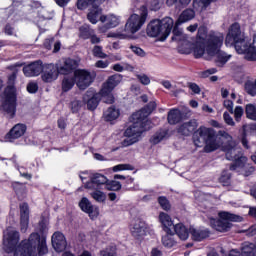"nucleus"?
Instances as JSON below:
<instances>
[{"mask_svg": "<svg viewBox=\"0 0 256 256\" xmlns=\"http://www.w3.org/2000/svg\"><path fill=\"white\" fill-rule=\"evenodd\" d=\"M112 171H114V173L119 171H133V167L129 164H118L112 168Z\"/></svg>", "mask_w": 256, "mask_h": 256, "instance_id": "09e8293b", "label": "nucleus"}, {"mask_svg": "<svg viewBox=\"0 0 256 256\" xmlns=\"http://www.w3.org/2000/svg\"><path fill=\"white\" fill-rule=\"evenodd\" d=\"M192 19H195L194 9H186L180 14L178 20L175 23V27L173 29V35H174V37H172L173 41H177V37H179V35H181L182 33L179 29H177V27H179V25H182V23H188V21H192Z\"/></svg>", "mask_w": 256, "mask_h": 256, "instance_id": "a211bd4d", "label": "nucleus"}, {"mask_svg": "<svg viewBox=\"0 0 256 256\" xmlns=\"http://www.w3.org/2000/svg\"><path fill=\"white\" fill-rule=\"evenodd\" d=\"M137 77L140 83H142V85H149L151 83V79L149 78V76L145 74L138 75Z\"/></svg>", "mask_w": 256, "mask_h": 256, "instance_id": "052dcab7", "label": "nucleus"}, {"mask_svg": "<svg viewBox=\"0 0 256 256\" xmlns=\"http://www.w3.org/2000/svg\"><path fill=\"white\" fill-rule=\"evenodd\" d=\"M223 119L227 125H230L231 127H235V121H233V117L229 115V112H224Z\"/></svg>", "mask_w": 256, "mask_h": 256, "instance_id": "6e6d98bb", "label": "nucleus"}, {"mask_svg": "<svg viewBox=\"0 0 256 256\" xmlns=\"http://www.w3.org/2000/svg\"><path fill=\"white\" fill-rule=\"evenodd\" d=\"M167 130H160L156 132L150 139V143L152 145H158V143H161L164 139H167Z\"/></svg>", "mask_w": 256, "mask_h": 256, "instance_id": "c9c22d12", "label": "nucleus"}, {"mask_svg": "<svg viewBox=\"0 0 256 256\" xmlns=\"http://www.w3.org/2000/svg\"><path fill=\"white\" fill-rule=\"evenodd\" d=\"M71 0H55V3L58 4L59 7H67Z\"/></svg>", "mask_w": 256, "mask_h": 256, "instance_id": "69168bd1", "label": "nucleus"}, {"mask_svg": "<svg viewBox=\"0 0 256 256\" xmlns=\"http://www.w3.org/2000/svg\"><path fill=\"white\" fill-rule=\"evenodd\" d=\"M242 256H256V247L255 244H245L242 247Z\"/></svg>", "mask_w": 256, "mask_h": 256, "instance_id": "58836bf2", "label": "nucleus"}, {"mask_svg": "<svg viewBox=\"0 0 256 256\" xmlns=\"http://www.w3.org/2000/svg\"><path fill=\"white\" fill-rule=\"evenodd\" d=\"M121 189V182L117 180L110 181L108 179V182L106 184V191H120Z\"/></svg>", "mask_w": 256, "mask_h": 256, "instance_id": "c03bdc74", "label": "nucleus"}, {"mask_svg": "<svg viewBox=\"0 0 256 256\" xmlns=\"http://www.w3.org/2000/svg\"><path fill=\"white\" fill-rule=\"evenodd\" d=\"M159 221L161 225L164 227V231L166 233H172L173 228L175 227L173 225V220L171 219V216L165 212H161L159 214Z\"/></svg>", "mask_w": 256, "mask_h": 256, "instance_id": "c85d7f7f", "label": "nucleus"}, {"mask_svg": "<svg viewBox=\"0 0 256 256\" xmlns=\"http://www.w3.org/2000/svg\"><path fill=\"white\" fill-rule=\"evenodd\" d=\"M25 77H39L43 73V62L35 61L23 67Z\"/></svg>", "mask_w": 256, "mask_h": 256, "instance_id": "aec40b11", "label": "nucleus"}, {"mask_svg": "<svg viewBox=\"0 0 256 256\" xmlns=\"http://www.w3.org/2000/svg\"><path fill=\"white\" fill-rule=\"evenodd\" d=\"M155 109H157V102L152 101L149 102L147 106L131 115V124L124 132V137L126 138L121 143L122 147L135 145V143L141 139V135H143L145 131H149V129H151L149 115H151Z\"/></svg>", "mask_w": 256, "mask_h": 256, "instance_id": "7ed1b4c3", "label": "nucleus"}, {"mask_svg": "<svg viewBox=\"0 0 256 256\" xmlns=\"http://www.w3.org/2000/svg\"><path fill=\"white\" fill-rule=\"evenodd\" d=\"M190 233L192 236V239L194 241H203L204 239H207L209 235H211V232L209 229L200 227V228H190Z\"/></svg>", "mask_w": 256, "mask_h": 256, "instance_id": "bb28decb", "label": "nucleus"}, {"mask_svg": "<svg viewBox=\"0 0 256 256\" xmlns=\"http://www.w3.org/2000/svg\"><path fill=\"white\" fill-rule=\"evenodd\" d=\"M223 106L225 107V109H227V111H229V113H231L233 115L234 104L231 100H229V99L224 100Z\"/></svg>", "mask_w": 256, "mask_h": 256, "instance_id": "bf43d9fd", "label": "nucleus"}, {"mask_svg": "<svg viewBox=\"0 0 256 256\" xmlns=\"http://www.w3.org/2000/svg\"><path fill=\"white\" fill-rule=\"evenodd\" d=\"M235 121L239 123L241 121V118L243 117V113H245V110H243V107L236 106V108L233 110Z\"/></svg>", "mask_w": 256, "mask_h": 256, "instance_id": "3c124183", "label": "nucleus"}, {"mask_svg": "<svg viewBox=\"0 0 256 256\" xmlns=\"http://www.w3.org/2000/svg\"><path fill=\"white\" fill-rule=\"evenodd\" d=\"M5 33L7 35H13L15 33V29H13V27H11L10 25H7L5 27Z\"/></svg>", "mask_w": 256, "mask_h": 256, "instance_id": "774afa93", "label": "nucleus"}, {"mask_svg": "<svg viewBox=\"0 0 256 256\" xmlns=\"http://www.w3.org/2000/svg\"><path fill=\"white\" fill-rule=\"evenodd\" d=\"M181 119H183V114L181 113V110L174 108L168 112L167 120L170 125H177V123H179Z\"/></svg>", "mask_w": 256, "mask_h": 256, "instance_id": "7c9ffc66", "label": "nucleus"}, {"mask_svg": "<svg viewBox=\"0 0 256 256\" xmlns=\"http://www.w3.org/2000/svg\"><path fill=\"white\" fill-rule=\"evenodd\" d=\"M59 69L53 64H49L45 71L42 73V81L44 83H53L59 77Z\"/></svg>", "mask_w": 256, "mask_h": 256, "instance_id": "4be33fe9", "label": "nucleus"}, {"mask_svg": "<svg viewBox=\"0 0 256 256\" xmlns=\"http://www.w3.org/2000/svg\"><path fill=\"white\" fill-rule=\"evenodd\" d=\"M112 69L114 71H117L118 73H123V71H125V69H127L128 71H133V69H135L131 64H127V63H122V64H114Z\"/></svg>", "mask_w": 256, "mask_h": 256, "instance_id": "79ce46f5", "label": "nucleus"}, {"mask_svg": "<svg viewBox=\"0 0 256 256\" xmlns=\"http://www.w3.org/2000/svg\"><path fill=\"white\" fill-rule=\"evenodd\" d=\"M145 21H147V11L143 12L141 15L132 14L125 24V33L127 35H135V33L145 25Z\"/></svg>", "mask_w": 256, "mask_h": 256, "instance_id": "f8f14e48", "label": "nucleus"}, {"mask_svg": "<svg viewBox=\"0 0 256 256\" xmlns=\"http://www.w3.org/2000/svg\"><path fill=\"white\" fill-rule=\"evenodd\" d=\"M200 131L202 135L206 137V144L204 147L206 153H212V151H217V149L221 147V142H219L215 136V130H213V128L202 129Z\"/></svg>", "mask_w": 256, "mask_h": 256, "instance_id": "4468645a", "label": "nucleus"}, {"mask_svg": "<svg viewBox=\"0 0 256 256\" xmlns=\"http://www.w3.org/2000/svg\"><path fill=\"white\" fill-rule=\"evenodd\" d=\"M225 45L226 47H234L239 55H245L244 59L247 61H256V35L250 43L239 23H234L229 27Z\"/></svg>", "mask_w": 256, "mask_h": 256, "instance_id": "20e7f679", "label": "nucleus"}, {"mask_svg": "<svg viewBox=\"0 0 256 256\" xmlns=\"http://www.w3.org/2000/svg\"><path fill=\"white\" fill-rule=\"evenodd\" d=\"M119 115H121L119 108L110 106L107 108V110L104 111L103 119L111 123L112 121L119 119Z\"/></svg>", "mask_w": 256, "mask_h": 256, "instance_id": "c756f323", "label": "nucleus"}, {"mask_svg": "<svg viewBox=\"0 0 256 256\" xmlns=\"http://www.w3.org/2000/svg\"><path fill=\"white\" fill-rule=\"evenodd\" d=\"M49 227L47 222L41 221L39 223V233H31L28 239L21 240L19 231L8 228L4 232V251L6 253H13L14 256H43L47 253V241L45 234Z\"/></svg>", "mask_w": 256, "mask_h": 256, "instance_id": "f257e3e1", "label": "nucleus"}, {"mask_svg": "<svg viewBox=\"0 0 256 256\" xmlns=\"http://www.w3.org/2000/svg\"><path fill=\"white\" fill-rule=\"evenodd\" d=\"M3 111L8 113L11 117L15 115V109L17 107V95L15 94V86L8 85L2 96V105Z\"/></svg>", "mask_w": 256, "mask_h": 256, "instance_id": "1a4fd4ad", "label": "nucleus"}, {"mask_svg": "<svg viewBox=\"0 0 256 256\" xmlns=\"http://www.w3.org/2000/svg\"><path fill=\"white\" fill-rule=\"evenodd\" d=\"M158 203L160 207L164 209V211H169V209H171V204L169 203V200H167V198L164 196H160L158 198Z\"/></svg>", "mask_w": 256, "mask_h": 256, "instance_id": "8fccbe9b", "label": "nucleus"}, {"mask_svg": "<svg viewBox=\"0 0 256 256\" xmlns=\"http://www.w3.org/2000/svg\"><path fill=\"white\" fill-rule=\"evenodd\" d=\"M163 7V0H152L150 3L151 11H159Z\"/></svg>", "mask_w": 256, "mask_h": 256, "instance_id": "864d4df0", "label": "nucleus"}, {"mask_svg": "<svg viewBox=\"0 0 256 256\" xmlns=\"http://www.w3.org/2000/svg\"><path fill=\"white\" fill-rule=\"evenodd\" d=\"M95 67H97L98 69H107L109 67V61H107V60H98L95 63Z\"/></svg>", "mask_w": 256, "mask_h": 256, "instance_id": "13d9d810", "label": "nucleus"}, {"mask_svg": "<svg viewBox=\"0 0 256 256\" xmlns=\"http://www.w3.org/2000/svg\"><path fill=\"white\" fill-rule=\"evenodd\" d=\"M217 0H194L193 7L197 11H205L211 3H215Z\"/></svg>", "mask_w": 256, "mask_h": 256, "instance_id": "f704fd0d", "label": "nucleus"}, {"mask_svg": "<svg viewBox=\"0 0 256 256\" xmlns=\"http://www.w3.org/2000/svg\"><path fill=\"white\" fill-rule=\"evenodd\" d=\"M74 77L78 89L82 91H85V89L93 83V76H91V72L84 69L76 70L74 72Z\"/></svg>", "mask_w": 256, "mask_h": 256, "instance_id": "2eb2a0df", "label": "nucleus"}, {"mask_svg": "<svg viewBox=\"0 0 256 256\" xmlns=\"http://www.w3.org/2000/svg\"><path fill=\"white\" fill-rule=\"evenodd\" d=\"M225 41V35L221 32H207V27L200 26L196 36V41L193 44V53L196 59L199 57H217L218 63L225 65L231 55L221 51Z\"/></svg>", "mask_w": 256, "mask_h": 256, "instance_id": "f03ea898", "label": "nucleus"}, {"mask_svg": "<svg viewBox=\"0 0 256 256\" xmlns=\"http://www.w3.org/2000/svg\"><path fill=\"white\" fill-rule=\"evenodd\" d=\"M88 190L92 191L90 192V196L97 203H105V201H107V194H105V192L102 191L103 189H88Z\"/></svg>", "mask_w": 256, "mask_h": 256, "instance_id": "473e14b6", "label": "nucleus"}, {"mask_svg": "<svg viewBox=\"0 0 256 256\" xmlns=\"http://www.w3.org/2000/svg\"><path fill=\"white\" fill-rule=\"evenodd\" d=\"M93 55L94 57H98V59H107V54L103 52V47L101 46H94Z\"/></svg>", "mask_w": 256, "mask_h": 256, "instance_id": "49530a36", "label": "nucleus"}, {"mask_svg": "<svg viewBox=\"0 0 256 256\" xmlns=\"http://www.w3.org/2000/svg\"><path fill=\"white\" fill-rule=\"evenodd\" d=\"M218 217L219 219L211 218L210 225L212 229L219 233H227L233 227L232 223H241L243 221V217L229 212H219Z\"/></svg>", "mask_w": 256, "mask_h": 256, "instance_id": "423d86ee", "label": "nucleus"}, {"mask_svg": "<svg viewBox=\"0 0 256 256\" xmlns=\"http://www.w3.org/2000/svg\"><path fill=\"white\" fill-rule=\"evenodd\" d=\"M87 173L80 174V179L84 183L85 189H106L107 183H109V178L101 173H94L90 175L89 180L87 179Z\"/></svg>", "mask_w": 256, "mask_h": 256, "instance_id": "9d476101", "label": "nucleus"}, {"mask_svg": "<svg viewBox=\"0 0 256 256\" xmlns=\"http://www.w3.org/2000/svg\"><path fill=\"white\" fill-rule=\"evenodd\" d=\"M99 256H117V248L115 246H109L100 251Z\"/></svg>", "mask_w": 256, "mask_h": 256, "instance_id": "a18cd8bd", "label": "nucleus"}, {"mask_svg": "<svg viewBox=\"0 0 256 256\" xmlns=\"http://www.w3.org/2000/svg\"><path fill=\"white\" fill-rule=\"evenodd\" d=\"M121 74H115L110 76L106 82L103 83L102 88L100 90V95L103 103H107L108 105H113L115 103V96L113 95V90L119 83L122 81Z\"/></svg>", "mask_w": 256, "mask_h": 256, "instance_id": "0eeeda50", "label": "nucleus"}, {"mask_svg": "<svg viewBox=\"0 0 256 256\" xmlns=\"http://www.w3.org/2000/svg\"><path fill=\"white\" fill-rule=\"evenodd\" d=\"M245 91L248 93V95H251L252 97H255L256 95V82L255 81H247L245 83Z\"/></svg>", "mask_w": 256, "mask_h": 256, "instance_id": "37998d69", "label": "nucleus"}, {"mask_svg": "<svg viewBox=\"0 0 256 256\" xmlns=\"http://www.w3.org/2000/svg\"><path fill=\"white\" fill-rule=\"evenodd\" d=\"M175 238H173V231L172 233H167L165 236L162 237V245L164 247H167L168 249H171V247H175L176 245Z\"/></svg>", "mask_w": 256, "mask_h": 256, "instance_id": "e433bc0d", "label": "nucleus"}, {"mask_svg": "<svg viewBox=\"0 0 256 256\" xmlns=\"http://www.w3.org/2000/svg\"><path fill=\"white\" fill-rule=\"evenodd\" d=\"M188 87L191 91H193L196 95H199L201 93V88L196 83H189Z\"/></svg>", "mask_w": 256, "mask_h": 256, "instance_id": "e2e57ef3", "label": "nucleus"}, {"mask_svg": "<svg viewBox=\"0 0 256 256\" xmlns=\"http://www.w3.org/2000/svg\"><path fill=\"white\" fill-rule=\"evenodd\" d=\"M174 21L171 17L163 18L162 20H152L146 29L148 37H159L160 41H165L173 31Z\"/></svg>", "mask_w": 256, "mask_h": 256, "instance_id": "39448f33", "label": "nucleus"}, {"mask_svg": "<svg viewBox=\"0 0 256 256\" xmlns=\"http://www.w3.org/2000/svg\"><path fill=\"white\" fill-rule=\"evenodd\" d=\"M39 90V86L37 85L36 82H30L27 85V91L28 93H37V91Z\"/></svg>", "mask_w": 256, "mask_h": 256, "instance_id": "4d7b16f0", "label": "nucleus"}, {"mask_svg": "<svg viewBox=\"0 0 256 256\" xmlns=\"http://www.w3.org/2000/svg\"><path fill=\"white\" fill-rule=\"evenodd\" d=\"M103 101L101 98V92L95 93L93 91H87L83 96L84 105H87L89 111H95L99 106V102Z\"/></svg>", "mask_w": 256, "mask_h": 256, "instance_id": "6ab92c4d", "label": "nucleus"}, {"mask_svg": "<svg viewBox=\"0 0 256 256\" xmlns=\"http://www.w3.org/2000/svg\"><path fill=\"white\" fill-rule=\"evenodd\" d=\"M29 229V205L27 203L20 204V231L27 233Z\"/></svg>", "mask_w": 256, "mask_h": 256, "instance_id": "412c9836", "label": "nucleus"}, {"mask_svg": "<svg viewBox=\"0 0 256 256\" xmlns=\"http://www.w3.org/2000/svg\"><path fill=\"white\" fill-rule=\"evenodd\" d=\"M221 135L226 141L222 145V151H224L226 159L228 161H236V159L242 157L243 152L241 151V148L237 146V142L233 140V137L227 132H223Z\"/></svg>", "mask_w": 256, "mask_h": 256, "instance_id": "6e6552de", "label": "nucleus"}, {"mask_svg": "<svg viewBox=\"0 0 256 256\" xmlns=\"http://www.w3.org/2000/svg\"><path fill=\"white\" fill-rule=\"evenodd\" d=\"M150 256H163V250L159 247H153L150 251Z\"/></svg>", "mask_w": 256, "mask_h": 256, "instance_id": "0e129e2a", "label": "nucleus"}, {"mask_svg": "<svg viewBox=\"0 0 256 256\" xmlns=\"http://www.w3.org/2000/svg\"><path fill=\"white\" fill-rule=\"evenodd\" d=\"M197 127V120H190L189 122L183 123L179 126L178 133L187 137L191 135V133H193Z\"/></svg>", "mask_w": 256, "mask_h": 256, "instance_id": "cd10ccee", "label": "nucleus"}, {"mask_svg": "<svg viewBox=\"0 0 256 256\" xmlns=\"http://www.w3.org/2000/svg\"><path fill=\"white\" fill-rule=\"evenodd\" d=\"M84 105H85L84 101L74 99L70 103V109L72 113H79V111H81V107H83Z\"/></svg>", "mask_w": 256, "mask_h": 256, "instance_id": "a19ab883", "label": "nucleus"}, {"mask_svg": "<svg viewBox=\"0 0 256 256\" xmlns=\"http://www.w3.org/2000/svg\"><path fill=\"white\" fill-rule=\"evenodd\" d=\"M130 49H131V51H133V53H134L135 55H137L138 57H145V55H146L145 50L142 49V48H140V47H138V46H133V45H131V46H130Z\"/></svg>", "mask_w": 256, "mask_h": 256, "instance_id": "5fc2aeb1", "label": "nucleus"}, {"mask_svg": "<svg viewBox=\"0 0 256 256\" xmlns=\"http://www.w3.org/2000/svg\"><path fill=\"white\" fill-rule=\"evenodd\" d=\"M130 233L136 241H145L149 235V226L141 220H136L130 226Z\"/></svg>", "mask_w": 256, "mask_h": 256, "instance_id": "ddd939ff", "label": "nucleus"}, {"mask_svg": "<svg viewBox=\"0 0 256 256\" xmlns=\"http://www.w3.org/2000/svg\"><path fill=\"white\" fill-rule=\"evenodd\" d=\"M26 131L27 126L23 124H16L6 135V139H8L9 141H13V139H19V137H23V135H25Z\"/></svg>", "mask_w": 256, "mask_h": 256, "instance_id": "a878e982", "label": "nucleus"}, {"mask_svg": "<svg viewBox=\"0 0 256 256\" xmlns=\"http://www.w3.org/2000/svg\"><path fill=\"white\" fill-rule=\"evenodd\" d=\"M80 37L82 39H89V37H91V30L88 26L80 27Z\"/></svg>", "mask_w": 256, "mask_h": 256, "instance_id": "603ef678", "label": "nucleus"}, {"mask_svg": "<svg viewBox=\"0 0 256 256\" xmlns=\"http://www.w3.org/2000/svg\"><path fill=\"white\" fill-rule=\"evenodd\" d=\"M96 0H78L77 1V9L80 11H85L91 7L90 11L88 12L87 19L93 25H96L97 21L99 20V16L103 13L101 7L95 5Z\"/></svg>", "mask_w": 256, "mask_h": 256, "instance_id": "9b49d317", "label": "nucleus"}, {"mask_svg": "<svg viewBox=\"0 0 256 256\" xmlns=\"http://www.w3.org/2000/svg\"><path fill=\"white\" fill-rule=\"evenodd\" d=\"M219 181L224 187H229L231 185V174L223 172Z\"/></svg>", "mask_w": 256, "mask_h": 256, "instance_id": "de8ad7c7", "label": "nucleus"}, {"mask_svg": "<svg viewBox=\"0 0 256 256\" xmlns=\"http://www.w3.org/2000/svg\"><path fill=\"white\" fill-rule=\"evenodd\" d=\"M176 235L181 239L182 241H187L189 239V229L182 223L176 224L173 227Z\"/></svg>", "mask_w": 256, "mask_h": 256, "instance_id": "2f4dec72", "label": "nucleus"}, {"mask_svg": "<svg viewBox=\"0 0 256 256\" xmlns=\"http://www.w3.org/2000/svg\"><path fill=\"white\" fill-rule=\"evenodd\" d=\"M197 29H199V24H197V23L192 24L187 27V31H189L190 33H195V31H197Z\"/></svg>", "mask_w": 256, "mask_h": 256, "instance_id": "338daca9", "label": "nucleus"}, {"mask_svg": "<svg viewBox=\"0 0 256 256\" xmlns=\"http://www.w3.org/2000/svg\"><path fill=\"white\" fill-rule=\"evenodd\" d=\"M79 59L66 58L64 60V65L58 69L61 75H69L71 71L79 67Z\"/></svg>", "mask_w": 256, "mask_h": 256, "instance_id": "393cba45", "label": "nucleus"}, {"mask_svg": "<svg viewBox=\"0 0 256 256\" xmlns=\"http://www.w3.org/2000/svg\"><path fill=\"white\" fill-rule=\"evenodd\" d=\"M79 207L81 211L84 213H87L89 217L93 219V217H97L99 215V210L93 204L87 197H83L79 202Z\"/></svg>", "mask_w": 256, "mask_h": 256, "instance_id": "b1692460", "label": "nucleus"}, {"mask_svg": "<svg viewBox=\"0 0 256 256\" xmlns=\"http://www.w3.org/2000/svg\"><path fill=\"white\" fill-rule=\"evenodd\" d=\"M12 187H13L15 193H17V195H19V193H21L25 189V185H23L19 182L13 183Z\"/></svg>", "mask_w": 256, "mask_h": 256, "instance_id": "680f3d73", "label": "nucleus"}, {"mask_svg": "<svg viewBox=\"0 0 256 256\" xmlns=\"http://www.w3.org/2000/svg\"><path fill=\"white\" fill-rule=\"evenodd\" d=\"M230 170L237 171L245 177H249V174L253 173V171H255V168L247 163V157L242 155L239 156L238 159L234 160V163L230 166Z\"/></svg>", "mask_w": 256, "mask_h": 256, "instance_id": "f3484780", "label": "nucleus"}, {"mask_svg": "<svg viewBox=\"0 0 256 256\" xmlns=\"http://www.w3.org/2000/svg\"><path fill=\"white\" fill-rule=\"evenodd\" d=\"M74 85L75 79H73V77L66 76L62 81V91L67 93V91H71V89H73Z\"/></svg>", "mask_w": 256, "mask_h": 256, "instance_id": "4c0bfd02", "label": "nucleus"}, {"mask_svg": "<svg viewBox=\"0 0 256 256\" xmlns=\"http://www.w3.org/2000/svg\"><path fill=\"white\" fill-rule=\"evenodd\" d=\"M52 247H54L55 251L61 253V251H65L67 248V240L65 239V235L61 232H55L52 235Z\"/></svg>", "mask_w": 256, "mask_h": 256, "instance_id": "5701e85b", "label": "nucleus"}, {"mask_svg": "<svg viewBox=\"0 0 256 256\" xmlns=\"http://www.w3.org/2000/svg\"><path fill=\"white\" fill-rule=\"evenodd\" d=\"M245 113H246L247 119L256 121V105L255 104H247L245 107Z\"/></svg>", "mask_w": 256, "mask_h": 256, "instance_id": "ea45409f", "label": "nucleus"}, {"mask_svg": "<svg viewBox=\"0 0 256 256\" xmlns=\"http://www.w3.org/2000/svg\"><path fill=\"white\" fill-rule=\"evenodd\" d=\"M203 129H209L205 126H201L197 132L195 133L194 135V145L196 147H203V145L206 144V141H207V137H205L202 133H201V130Z\"/></svg>", "mask_w": 256, "mask_h": 256, "instance_id": "72a5a7b5", "label": "nucleus"}, {"mask_svg": "<svg viewBox=\"0 0 256 256\" xmlns=\"http://www.w3.org/2000/svg\"><path fill=\"white\" fill-rule=\"evenodd\" d=\"M101 23L103 25L99 26L100 33H107L109 29H115L121 23V16H117L115 14H108L99 16Z\"/></svg>", "mask_w": 256, "mask_h": 256, "instance_id": "dca6fc26", "label": "nucleus"}]
</instances>
